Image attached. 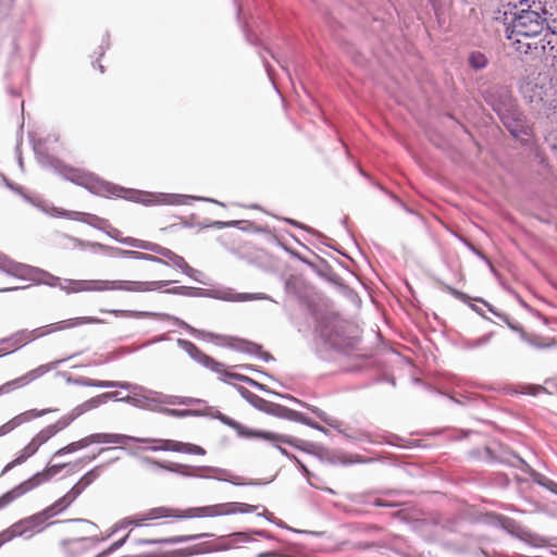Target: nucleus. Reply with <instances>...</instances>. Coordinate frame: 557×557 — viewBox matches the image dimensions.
<instances>
[{
    "mask_svg": "<svg viewBox=\"0 0 557 557\" xmlns=\"http://www.w3.org/2000/svg\"><path fill=\"white\" fill-rule=\"evenodd\" d=\"M85 490L86 488L77 482L65 495L72 504Z\"/></svg>",
    "mask_w": 557,
    "mask_h": 557,
    "instance_id": "13d9d810",
    "label": "nucleus"
},
{
    "mask_svg": "<svg viewBox=\"0 0 557 557\" xmlns=\"http://www.w3.org/2000/svg\"><path fill=\"white\" fill-rule=\"evenodd\" d=\"M129 437L134 440H127V443H152L153 445L146 447V449L150 451H173L197 456H205L207 453L203 447L187 442L164 438L136 437L132 435H129Z\"/></svg>",
    "mask_w": 557,
    "mask_h": 557,
    "instance_id": "4468645a",
    "label": "nucleus"
},
{
    "mask_svg": "<svg viewBox=\"0 0 557 557\" xmlns=\"http://www.w3.org/2000/svg\"><path fill=\"white\" fill-rule=\"evenodd\" d=\"M123 401L140 409L161 412L163 409L161 407L162 405L189 406L196 403H200L201 400L193 397L166 395L161 392L144 387V391H141L140 394L125 396Z\"/></svg>",
    "mask_w": 557,
    "mask_h": 557,
    "instance_id": "0eeeda50",
    "label": "nucleus"
},
{
    "mask_svg": "<svg viewBox=\"0 0 557 557\" xmlns=\"http://www.w3.org/2000/svg\"><path fill=\"white\" fill-rule=\"evenodd\" d=\"M48 517L42 510L38 513H35L33 516H29L15 522V532L28 539L33 536L35 532H40L44 529Z\"/></svg>",
    "mask_w": 557,
    "mask_h": 557,
    "instance_id": "412c9836",
    "label": "nucleus"
},
{
    "mask_svg": "<svg viewBox=\"0 0 557 557\" xmlns=\"http://www.w3.org/2000/svg\"><path fill=\"white\" fill-rule=\"evenodd\" d=\"M219 374L222 375V380L226 383H231L232 380H235V381H238V382H243V383H246L248 384L249 386H252V387H257L259 382L255 381L253 379L249 377V376H246V375H243V374H239V373H232V372H228L226 370H224V368L222 369V372H220Z\"/></svg>",
    "mask_w": 557,
    "mask_h": 557,
    "instance_id": "f704fd0d",
    "label": "nucleus"
},
{
    "mask_svg": "<svg viewBox=\"0 0 557 557\" xmlns=\"http://www.w3.org/2000/svg\"><path fill=\"white\" fill-rule=\"evenodd\" d=\"M65 359H60L55 361H51L46 364H41L37 367L36 369L30 370L26 374L22 375L21 377H17L13 381H10L2 386H0V395L9 393L15 388L22 387L24 385H27L28 383L33 382L34 380L42 376L47 372L58 368L61 363H63Z\"/></svg>",
    "mask_w": 557,
    "mask_h": 557,
    "instance_id": "a211bd4d",
    "label": "nucleus"
},
{
    "mask_svg": "<svg viewBox=\"0 0 557 557\" xmlns=\"http://www.w3.org/2000/svg\"><path fill=\"white\" fill-rule=\"evenodd\" d=\"M25 335L27 336L26 330H20L8 337L1 338L0 339V347H1L0 356H4V355L11 354V352H14L18 348L26 345L27 337H25Z\"/></svg>",
    "mask_w": 557,
    "mask_h": 557,
    "instance_id": "a878e982",
    "label": "nucleus"
},
{
    "mask_svg": "<svg viewBox=\"0 0 557 557\" xmlns=\"http://www.w3.org/2000/svg\"><path fill=\"white\" fill-rule=\"evenodd\" d=\"M208 536L206 533L194 534V535H175L165 539L158 540H138L137 544L139 545H153V544H165V545H174L180 543H186L194 540L202 539Z\"/></svg>",
    "mask_w": 557,
    "mask_h": 557,
    "instance_id": "cd10ccee",
    "label": "nucleus"
},
{
    "mask_svg": "<svg viewBox=\"0 0 557 557\" xmlns=\"http://www.w3.org/2000/svg\"><path fill=\"white\" fill-rule=\"evenodd\" d=\"M504 98L500 103H493V110L497 113L508 132L518 140L527 141L532 134L531 125L524 114L513 104L509 103V92L502 90Z\"/></svg>",
    "mask_w": 557,
    "mask_h": 557,
    "instance_id": "39448f33",
    "label": "nucleus"
},
{
    "mask_svg": "<svg viewBox=\"0 0 557 557\" xmlns=\"http://www.w3.org/2000/svg\"><path fill=\"white\" fill-rule=\"evenodd\" d=\"M55 410L57 409H51V408L41 409V410H38V409L26 410L17 416H15L10 421L5 422L4 424H2L0 426V437L9 434L14 429H16L17 426H20L26 422H29L36 418H40L47 413L54 412Z\"/></svg>",
    "mask_w": 557,
    "mask_h": 557,
    "instance_id": "4be33fe9",
    "label": "nucleus"
},
{
    "mask_svg": "<svg viewBox=\"0 0 557 557\" xmlns=\"http://www.w3.org/2000/svg\"><path fill=\"white\" fill-rule=\"evenodd\" d=\"M39 447L32 440L16 456L15 463H23L38 451Z\"/></svg>",
    "mask_w": 557,
    "mask_h": 557,
    "instance_id": "79ce46f5",
    "label": "nucleus"
},
{
    "mask_svg": "<svg viewBox=\"0 0 557 557\" xmlns=\"http://www.w3.org/2000/svg\"><path fill=\"white\" fill-rule=\"evenodd\" d=\"M510 45L520 53L541 55L545 52L543 39H525L524 37L512 34V38H507Z\"/></svg>",
    "mask_w": 557,
    "mask_h": 557,
    "instance_id": "b1692460",
    "label": "nucleus"
},
{
    "mask_svg": "<svg viewBox=\"0 0 557 557\" xmlns=\"http://www.w3.org/2000/svg\"><path fill=\"white\" fill-rule=\"evenodd\" d=\"M103 323V320L95 318V317H78L71 318L63 321L54 322L51 324H47L34 330H26L27 334V343H30L37 338L44 337L54 332L63 331L66 329L77 327L84 324H100Z\"/></svg>",
    "mask_w": 557,
    "mask_h": 557,
    "instance_id": "dca6fc26",
    "label": "nucleus"
},
{
    "mask_svg": "<svg viewBox=\"0 0 557 557\" xmlns=\"http://www.w3.org/2000/svg\"><path fill=\"white\" fill-rule=\"evenodd\" d=\"M103 388H121V389L131 391L134 394H137L136 393L137 391L138 392L144 391V386L133 384V383H129L126 381H103Z\"/></svg>",
    "mask_w": 557,
    "mask_h": 557,
    "instance_id": "58836bf2",
    "label": "nucleus"
},
{
    "mask_svg": "<svg viewBox=\"0 0 557 557\" xmlns=\"http://www.w3.org/2000/svg\"><path fill=\"white\" fill-rule=\"evenodd\" d=\"M474 388H484V386H473V388L466 389L462 394H460V399L451 396L450 398L460 405H475L479 403H484V397Z\"/></svg>",
    "mask_w": 557,
    "mask_h": 557,
    "instance_id": "473e14b6",
    "label": "nucleus"
},
{
    "mask_svg": "<svg viewBox=\"0 0 557 557\" xmlns=\"http://www.w3.org/2000/svg\"><path fill=\"white\" fill-rule=\"evenodd\" d=\"M219 374L222 375V380L226 383H231L232 380H235V381H238V382H243V383H246L248 384L249 386H252V387H257L259 382L255 381L253 379L249 377V376H246V375H243V374H239V373H232V372H228L226 370H224V368L222 369V372H220Z\"/></svg>",
    "mask_w": 557,
    "mask_h": 557,
    "instance_id": "c9c22d12",
    "label": "nucleus"
},
{
    "mask_svg": "<svg viewBox=\"0 0 557 557\" xmlns=\"http://www.w3.org/2000/svg\"><path fill=\"white\" fill-rule=\"evenodd\" d=\"M23 536L22 534H17L15 532V523H13L9 529L2 531L0 533V547L7 542L13 540L14 537Z\"/></svg>",
    "mask_w": 557,
    "mask_h": 557,
    "instance_id": "603ef678",
    "label": "nucleus"
},
{
    "mask_svg": "<svg viewBox=\"0 0 557 557\" xmlns=\"http://www.w3.org/2000/svg\"><path fill=\"white\" fill-rule=\"evenodd\" d=\"M86 214L87 213H82V212H77V211L60 210V209L54 208V207L52 208V212H51V215L64 216V218L76 220V221H81V222H85L86 221Z\"/></svg>",
    "mask_w": 557,
    "mask_h": 557,
    "instance_id": "c03bdc74",
    "label": "nucleus"
},
{
    "mask_svg": "<svg viewBox=\"0 0 557 557\" xmlns=\"http://www.w3.org/2000/svg\"><path fill=\"white\" fill-rule=\"evenodd\" d=\"M101 312L114 314L115 317H125L134 319L154 318L159 320L173 321L177 326L186 330L191 336L201 338L205 335L203 331H199L184 320L165 312L140 311V310H123V309H100Z\"/></svg>",
    "mask_w": 557,
    "mask_h": 557,
    "instance_id": "2eb2a0df",
    "label": "nucleus"
},
{
    "mask_svg": "<svg viewBox=\"0 0 557 557\" xmlns=\"http://www.w3.org/2000/svg\"><path fill=\"white\" fill-rule=\"evenodd\" d=\"M91 246L95 247V248H99V249H101L103 251L110 252V255L113 256V257H120V258H125V259H135V260H143V261H148V262H153V263L166 264L165 260L161 259L160 257H157V256H153V255H149V253H145V252L137 251V250H126V249H122V248H117V247L106 246V245H102V244H99V243H94V244H91Z\"/></svg>",
    "mask_w": 557,
    "mask_h": 557,
    "instance_id": "aec40b11",
    "label": "nucleus"
},
{
    "mask_svg": "<svg viewBox=\"0 0 557 557\" xmlns=\"http://www.w3.org/2000/svg\"><path fill=\"white\" fill-rule=\"evenodd\" d=\"M251 535H252V533L250 531V532H235L231 536L234 539L235 542L247 543L252 540Z\"/></svg>",
    "mask_w": 557,
    "mask_h": 557,
    "instance_id": "680f3d73",
    "label": "nucleus"
},
{
    "mask_svg": "<svg viewBox=\"0 0 557 557\" xmlns=\"http://www.w3.org/2000/svg\"><path fill=\"white\" fill-rule=\"evenodd\" d=\"M121 244L143 250L145 240L134 237H123L121 238Z\"/></svg>",
    "mask_w": 557,
    "mask_h": 557,
    "instance_id": "bf43d9fd",
    "label": "nucleus"
},
{
    "mask_svg": "<svg viewBox=\"0 0 557 557\" xmlns=\"http://www.w3.org/2000/svg\"><path fill=\"white\" fill-rule=\"evenodd\" d=\"M164 248L165 247H163V246H161L159 244L145 240V245H144V249L143 250L151 251V252L158 255L157 257H159V256L161 257Z\"/></svg>",
    "mask_w": 557,
    "mask_h": 557,
    "instance_id": "052dcab7",
    "label": "nucleus"
},
{
    "mask_svg": "<svg viewBox=\"0 0 557 557\" xmlns=\"http://www.w3.org/2000/svg\"><path fill=\"white\" fill-rule=\"evenodd\" d=\"M175 281L72 280L63 278L60 289L67 295L82 292L148 293L162 290Z\"/></svg>",
    "mask_w": 557,
    "mask_h": 557,
    "instance_id": "7ed1b4c3",
    "label": "nucleus"
},
{
    "mask_svg": "<svg viewBox=\"0 0 557 557\" xmlns=\"http://www.w3.org/2000/svg\"><path fill=\"white\" fill-rule=\"evenodd\" d=\"M37 159L44 169L51 170L62 178L75 185L82 186L97 196L123 198L132 202L141 203L146 207L190 206L194 201H207L224 206L222 202L207 197L182 194L151 193L139 189L125 188L111 182L104 181L91 172L73 168L64 163L62 160L48 153H37Z\"/></svg>",
    "mask_w": 557,
    "mask_h": 557,
    "instance_id": "f257e3e1",
    "label": "nucleus"
},
{
    "mask_svg": "<svg viewBox=\"0 0 557 557\" xmlns=\"http://www.w3.org/2000/svg\"><path fill=\"white\" fill-rule=\"evenodd\" d=\"M521 9L518 12H504V21L499 16L493 18L494 30L506 38H512V34L524 37L525 39H535L547 25V12L541 15L536 10H530L527 0H520Z\"/></svg>",
    "mask_w": 557,
    "mask_h": 557,
    "instance_id": "f03ea898",
    "label": "nucleus"
},
{
    "mask_svg": "<svg viewBox=\"0 0 557 557\" xmlns=\"http://www.w3.org/2000/svg\"><path fill=\"white\" fill-rule=\"evenodd\" d=\"M168 339H169V337H168L166 334H161V335L154 336V337L146 341L138 348L148 347L150 345H153V344H157V343H160V342H164V341H168Z\"/></svg>",
    "mask_w": 557,
    "mask_h": 557,
    "instance_id": "69168bd1",
    "label": "nucleus"
},
{
    "mask_svg": "<svg viewBox=\"0 0 557 557\" xmlns=\"http://www.w3.org/2000/svg\"><path fill=\"white\" fill-rule=\"evenodd\" d=\"M85 223H88L89 225L97 227L99 230H104V225L108 224V221L95 214L88 213L86 214Z\"/></svg>",
    "mask_w": 557,
    "mask_h": 557,
    "instance_id": "864d4df0",
    "label": "nucleus"
},
{
    "mask_svg": "<svg viewBox=\"0 0 557 557\" xmlns=\"http://www.w3.org/2000/svg\"><path fill=\"white\" fill-rule=\"evenodd\" d=\"M100 468L101 466H96L78 480L83 487L87 488L99 476Z\"/></svg>",
    "mask_w": 557,
    "mask_h": 557,
    "instance_id": "de8ad7c7",
    "label": "nucleus"
},
{
    "mask_svg": "<svg viewBox=\"0 0 557 557\" xmlns=\"http://www.w3.org/2000/svg\"><path fill=\"white\" fill-rule=\"evenodd\" d=\"M490 527L503 529L534 547H545L548 544L547 539L544 536L533 533L518 524L515 520L498 513L490 512Z\"/></svg>",
    "mask_w": 557,
    "mask_h": 557,
    "instance_id": "f8f14e48",
    "label": "nucleus"
},
{
    "mask_svg": "<svg viewBox=\"0 0 557 557\" xmlns=\"http://www.w3.org/2000/svg\"><path fill=\"white\" fill-rule=\"evenodd\" d=\"M550 90V84L545 75L537 82H528L522 86L524 97L539 110L549 101Z\"/></svg>",
    "mask_w": 557,
    "mask_h": 557,
    "instance_id": "f3484780",
    "label": "nucleus"
},
{
    "mask_svg": "<svg viewBox=\"0 0 557 557\" xmlns=\"http://www.w3.org/2000/svg\"><path fill=\"white\" fill-rule=\"evenodd\" d=\"M239 395L247 400L252 407L257 408L260 411L265 412L270 407L271 401L263 399L262 397L253 394L249 389L244 386H236Z\"/></svg>",
    "mask_w": 557,
    "mask_h": 557,
    "instance_id": "c756f323",
    "label": "nucleus"
},
{
    "mask_svg": "<svg viewBox=\"0 0 557 557\" xmlns=\"http://www.w3.org/2000/svg\"><path fill=\"white\" fill-rule=\"evenodd\" d=\"M128 536H129V534H127L123 539L112 543L106 550L98 554V557H106V556L110 555L111 553L120 549L126 543Z\"/></svg>",
    "mask_w": 557,
    "mask_h": 557,
    "instance_id": "5fc2aeb1",
    "label": "nucleus"
},
{
    "mask_svg": "<svg viewBox=\"0 0 557 557\" xmlns=\"http://www.w3.org/2000/svg\"><path fill=\"white\" fill-rule=\"evenodd\" d=\"M265 412L295 422L301 417V412L274 403L270 404Z\"/></svg>",
    "mask_w": 557,
    "mask_h": 557,
    "instance_id": "2f4dec72",
    "label": "nucleus"
},
{
    "mask_svg": "<svg viewBox=\"0 0 557 557\" xmlns=\"http://www.w3.org/2000/svg\"><path fill=\"white\" fill-rule=\"evenodd\" d=\"M273 394L278 396V397H281V398L292 400V401L300 405L301 407L307 408L308 410H310L312 413H314L321 421H323L327 425H330L332 428L335 426L334 425L335 420L333 418H331L325 411L321 410L320 408H318L315 406H312V405H309L307 403H304V401L295 398L292 395H283V394H280V393H273Z\"/></svg>",
    "mask_w": 557,
    "mask_h": 557,
    "instance_id": "c85d7f7f",
    "label": "nucleus"
},
{
    "mask_svg": "<svg viewBox=\"0 0 557 557\" xmlns=\"http://www.w3.org/2000/svg\"><path fill=\"white\" fill-rule=\"evenodd\" d=\"M63 377H65L69 384L78 385V386H88V387H98L103 388V381L94 380L85 376L72 377L66 372H60Z\"/></svg>",
    "mask_w": 557,
    "mask_h": 557,
    "instance_id": "72a5a7b5",
    "label": "nucleus"
},
{
    "mask_svg": "<svg viewBox=\"0 0 557 557\" xmlns=\"http://www.w3.org/2000/svg\"><path fill=\"white\" fill-rule=\"evenodd\" d=\"M2 181L4 183V185L10 189L12 190L14 194L18 195L21 198H23L27 203L40 209L41 211L44 212H48L46 206H45V201L41 200L40 198L38 197H33L30 195H28L24 187L21 186V185H17L13 182H11L10 180H8L5 176L2 177Z\"/></svg>",
    "mask_w": 557,
    "mask_h": 557,
    "instance_id": "bb28decb",
    "label": "nucleus"
},
{
    "mask_svg": "<svg viewBox=\"0 0 557 557\" xmlns=\"http://www.w3.org/2000/svg\"><path fill=\"white\" fill-rule=\"evenodd\" d=\"M15 2L16 0H0V21L11 15Z\"/></svg>",
    "mask_w": 557,
    "mask_h": 557,
    "instance_id": "8fccbe9b",
    "label": "nucleus"
},
{
    "mask_svg": "<svg viewBox=\"0 0 557 557\" xmlns=\"http://www.w3.org/2000/svg\"><path fill=\"white\" fill-rule=\"evenodd\" d=\"M57 434V430L50 424L45 429L40 430L32 440L36 443L38 447L47 443L51 437Z\"/></svg>",
    "mask_w": 557,
    "mask_h": 557,
    "instance_id": "a19ab883",
    "label": "nucleus"
},
{
    "mask_svg": "<svg viewBox=\"0 0 557 557\" xmlns=\"http://www.w3.org/2000/svg\"><path fill=\"white\" fill-rule=\"evenodd\" d=\"M222 423L232 428L237 433V435L239 437L284 442V443H288V444H290V446L299 448V449H302V444H305L304 441L298 440L293 436H289V435L278 434V433L269 432V431L249 429L227 416L223 417Z\"/></svg>",
    "mask_w": 557,
    "mask_h": 557,
    "instance_id": "ddd939ff",
    "label": "nucleus"
},
{
    "mask_svg": "<svg viewBox=\"0 0 557 557\" xmlns=\"http://www.w3.org/2000/svg\"><path fill=\"white\" fill-rule=\"evenodd\" d=\"M97 397L100 403V406L107 404L109 400L123 401V398H124V397H119L117 392L102 393L100 395H97Z\"/></svg>",
    "mask_w": 557,
    "mask_h": 557,
    "instance_id": "6e6d98bb",
    "label": "nucleus"
},
{
    "mask_svg": "<svg viewBox=\"0 0 557 557\" xmlns=\"http://www.w3.org/2000/svg\"><path fill=\"white\" fill-rule=\"evenodd\" d=\"M297 422L301 423V424H305V425H308L314 430H318V431H321V432H326V429L322 425H320L319 423L314 422L312 419H310L309 417H307L306 414H304L301 412V417L297 420Z\"/></svg>",
    "mask_w": 557,
    "mask_h": 557,
    "instance_id": "4d7b16f0",
    "label": "nucleus"
},
{
    "mask_svg": "<svg viewBox=\"0 0 557 557\" xmlns=\"http://www.w3.org/2000/svg\"><path fill=\"white\" fill-rule=\"evenodd\" d=\"M469 64L474 70H481L484 69L487 64V58L482 52H472L469 55Z\"/></svg>",
    "mask_w": 557,
    "mask_h": 557,
    "instance_id": "49530a36",
    "label": "nucleus"
},
{
    "mask_svg": "<svg viewBox=\"0 0 557 557\" xmlns=\"http://www.w3.org/2000/svg\"><path fill=\"white\" fill-rule=\"evenodd\" d=\"M166 294L181 295L185 297H208L231 302H244L251 300H271L270 296L262 293H235L232 288L205 289L200 287L176 286L166 288Z\"/></svg>",
    "mask_w": 557,
    "mask_h": 557,
    "instance_id": "423d86ee",
    "label": "nucleus"
},
{
    "mask_svg": "<svg viewBox=\"0 0 557 557\" xmlns=\"http://www.w3.org/2000/svg\"><path fill=\"white\" fill-rule=\"evenodd\" d=\"M162 413L174 417V418H186V417H194L199 416V411L193 410V409H170L164 408L161 410Z\"/></svg>",
    "mask_w": 557,
    "mask_h": 557,
    "instance_id": "a18cd8bd",
    "label": "nucleus"
},
{
    "mask_svg": "<svg viewBox=\"0 0 557 557\" xmlns=\"http://www.w3.org/2000/svg\"><path fill=\"white\" fill-rule=\"evenodd\" d=\"M90 540L89 537H79V539H73V540H65L63 541L64 546H81L82 543Z\"/></svg>",
    "mask_w": 557,
    "mask_h": 557,
    "instance_id": "774afa93",
    "label": "nucleus"
},
{
    "mask_svg": "<svg viewBox=\"0 0 557 557\" xmlns=\"http://www.w3.org/2000/svg\"><path fill=\"white\" fill-rule=\"evenodd\" d=\"M227 346L236 351L245 352L248 355H258L261 346L242 338H231Z\"/></svg>",
    "mask_w": 557,
    "mask_h": 557,
    "instance_id": "7c9ffc66",
    "label": "nucleus"
},
{
    "mask_svg": "<svg viewBox=\"0 0 557 557\" xmlns=\"http://www.w3.org/2000/svg\"><path fill=\"white\" fill-rule=\"evenodd\" d=\"M161 257H162L161 259L168 260V261H165L166 262L165 265L172 264L173 267H175L180 270H182V268L186 264V261L182 256L175 253L174 251H172L169 248H164Z\"/></svg>",
    "mask_w": 557,
    "mask_h": 557,
    "instance_id": "ea45409f",
    "label": "nucleus"
},
{
    "mask_svg": "<svg viewBox=\"0 0 557 557\" xmlns=\"http://www.w3.org/2000/svg\"><path fill=\"white\" fill-rule=\"evenodd\" d=\"M70 466L69 463H58L46 467L42 471L37 472L28 480L22 482L21 484L16 485L12 490L8 491L0 497V509L4 508L9 504H11L16 498L23 496L27 492H30L35 487L39 486L40 484L48 482L51 480L54 475L59 474L60 471Z\"/></svg>",
    "mask_w": 557,
    "mask_h": 557,
    "instance_id": "9d476101",
    "label": "nucleus"
},
{
    "mask_svg": "<svg viewBox=\"0 0 557 557\" xmlns=\"http://www.w3.org/2000/svg\"><path fill=\"white\" fill-rule=\"evenodd\" d=\"M184 515V510H174L168 507H156L149 509L145 515L138 517L136 520H133V524L136 527H141L145 521L156 520L160 518H169L174 517L178 519H188L189 517H182Z\"/></svg>",
    "mask_w": 557,
    "mask_h": 557,
    "instance_id": "393cba45",
    "label": "nucleus"
},
{
    "mask_svg": "<svg viewBox=\"0 0 557 557\" xmlns=\"http://www.w3.org/2000/svg\"><path fill=\"white\" fill-rule=\"evenodd\" d=\"M485 343H486L485 336H482V337L475 338V339H463L461 342V348L466 349V350H473V349L484 346Z\"/></svg>",
    "mask_w": 557,
    "mask_h": 557,
    "instance_id": "3c124183",
    "label": "nucleus"
},
{
    "mask_svg": "<svg viewBox=\"0 0 557 557\" xmlns=\"http://www.w3.org/2000/svg\"><path fill=\"white\" fill-rule=\"evenodd\" d=\"M275 448H277V450L286 456L287 458H293L295 459L297 462H299V460L294 456V455H290L284 447H282V444H285L284 442H274V441H269ZM287 445H289L288 443H286Z\"/></svg>",
    "mask_w": 557,
    "mask_h": 557,
    "instance_id": "338daca9",
    "label": "nucleus"
},
{
    "mask_svg": "<svg viewBox=\"0 0 557 557\" xmlns=\"http://www.w3.org/2000/svg\"><path fill=\"white\" fill-rule=\"evenodd\" d=\"M76 418L72 416V411L61 417L55 423L51 424L57 433L67 428Z\"/></svg>",
    "mask_w": 557,
    "mask_h": 557,
    "instance_id": "09e8293b",
    "label": "nucleus"
},
{
    "mask_svg": "<svg viewBox=\"0 0 557 557\" xmlns=\"http://www.w3.org/2000/svg\"><path fill=\"white\" fill-rule=\"evenodd\" d=\"M107 232V234L112 238L114 239L115 242L117 243H121V238L120 237V234L121 232L117 230V228H114L112 227L109 223L104 225V230Z\"/></svg>",
    "mask_w": 557,
    "mask_h": 557,
    "instance_id": "0e129e2a",
    "label": "nucleus"
},
{
    "mask_svg": "<svg viewBox=\"0 0 557 557\" xmlns=\"http://www.w3.org/2000/svg\"><path fill=\"white\" fill-rule=\"evenodd\" d=\"M131 456L137 457L143 466L148 468L154 473L161 471H168L175 473L182 478H201V479H214L218 481L230 482L234 485H242L243 483L231 480L232 475L228 470L212 467V466H190L171 461H159L154 458L147 456H137L136 453L129 450Z\"/></svg>",
    "mask_w": 557,
    "mask_h": 557,
    "instance_id": "20e7f679",
    "label": "nucleus"
},
{
    "mask_svg": "<svg viewBox=\"0 0 557 557\" xmlns=\"http://www.w3.org/2000/svg\"><path fill=\"white\" fill-rule=\"evenodd\" d=\"M185 275H187L189 278H191L193 281L197 282V283H200V284H203V285H207L208 282L205 280L206 278V275L197 270V269H194L193 267H190L187 262L186 264L182 268L181 270Z\"/></svg>",
    "mask_w": 557,
    "mask_h": 557,
    "instance_id": "37998d69",
    "label": "nucleus"
},
{
    "mask_svg": "<svg viewBox=\"0 0 557 557\" xmlns=\"http://www.w3.org/2000/svg\"><path fill=\"white\" fill-rule=\"evenodd\" d=\"M71 505V502L67 499L66 495L55 500L52 505L44 509L48 519L54 517L55 515L62 512Z\"/></svg>",
    "mask_w": 557,
    "mask_h": 557,
    "instance_id": "4c0bfd02",
    "label": "nucleus"
},
{
    "mask_svg": "<svg viewBox=\"0 0 557 557\" xmlns=\"http://www.w3.org/2000/svg\"><path fill=\"white\" fill-rule=\"evenodd\" d=\"M127 440H132L129 435L117 434V433H92L79 441H76L79 448H86L91 444H115L123 445L127 443Z\"/></svg>",
    "mask_w": 557,
    "mask_h": 557,
    "instance_id": "5701e85b",
    "label": "nucleus"
},
{
    "mask_svg": "<svg viewBox=\"0 0 557 557\" xmlns=\"http://www.w3.org/2000/svg\"><path fill=\"white\" fill-rule=\"evenodd\" d=\"M259 507L260 506L258 505H250L246 503H222L202 507L187 508L184 510V515L182 517L215 518L234 513H251L256 511Z\"/></svg>",
    "mask_w": 557,
    "mask_h": 557,
    "instance_id": "9b49d317",
    "label": "nucleus"
},
{
    "mask_svg": "<svg viewBox=\"0 0 557 557\" xmlns=\"http://www.w3.org/2000/svg\"><path fill=\"white\" fill-rule=\"evenodd\" d=\"M100 406V403L98 400V397L95 396L79 405H77L76 407H74L71 411H72V416H74L76 419L79 418L81 416H83L84 413L92 410V409H96Z\"/></svg>",
    "mask_w": 557,
    "mask_h": 557,
    "instance_id": "e433bc0d",
    "label": "nucleus"
},
{
    "mask_svg": "<svg viewBox=\"0 0 557 557\" xmlns=\"http://www.w3.org/2000/svg\"><path fill=\"white\" fill-rule=\"evenodd\" d=\"M177 346L184 350L194 361L202 367L210 369L215 373L222 372L224 364L214 360L212 357L202 352L194 343L187 339L178 338Z\"/></svg>",
    "mask_w": 557,
    "mask_h": 557,
    "instance_id": "6ab92c4d",
    "label": "nucleus"
},
{
    "mask_svg": "<svg viewBox=\"0 0 557 557\" xmlns=\"http://www.w3.org/2000/svg\"><path fill=\"white\" fill-rule=\"evenodd\" d=\"M531 478L534 482H536L537 484H540L546 488H547V484H549V482H550L549 479H547L543 474L535 472V471H531Z\"/></svg>",
    "mask_w": 557,
    "mask_h": 557,
    "instance_id": "e2e57ef3",
    "label": "nucleus"
},
{
    "mask_svg": "<svg viewBox=\"0 0 557 557\" xmlns=\"http://www.w3.org/2000/svg\"><path fill=\"white\" fill-rule=\"evenodd\" d=\"M351 325L346 320L332 315L319 326L320 336L335 350H344L352 345L349 330Z\"/></svg>",
    "mask_w": 557,
    "mask_h": 557,
    "instance_id": "1a4fd4ad",
    "label": "nucleus"
},
{
    "mask_svg": "<svg viewBox=\"0 0 557 557\" xmlns=\"http://www.w3.org/2000/svg\"><path fill=\"white\" fill-rule=\"evenodd\" d=\"M0 271L21 280L32 281L35 284H42L50 287L60 288V283L63 281V278L46 270L14 262L8 257H0Z\"/></svg>",
    "mask_w": 557,
    "mask_h": 557,
    "instance_id": "6e6552de",
    "label": "nucleus"
}]
</instances>
